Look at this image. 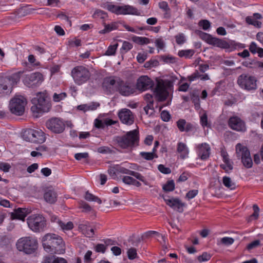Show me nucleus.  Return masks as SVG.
I'll use <instances>...</instances> for the list:
<instances>
[{
    "instance_id": "774afa93",
    "label": "nucleus",
    "mask_w": 263,
    "mask_h": 263,
    "mask_svg": "<svg viewBox=\"0 0 263 263\" xmlns=\"http://www.w3.org/2000/svg\"><path fill=\"white\" fill-rule=\"evenodd\" d=\"M95 249L97 252L104 253H105V250H106V247L103 244H98L96 246Z\"/></svg>"
},
{
    "instance_id": "a878e982",
    "label": "nucleus",
    "mask_w": 263,
    "mask_h": 263,
    "mask_svg": "<svg viewBox=\"0 0 263 263\" xmlns=\"http://www.w3.org/2000/svg\"><path fill=\"white\" fill-rule=\"evenodd\" d=\"M262 16L260 14L255 13L253 14V16H247L246 18V21L249 25H253L257 28H260L261 26V22L259 21L258 20H260Z\"/></svg>"
},
{
    "instance_id": "9d476101",
    "label": "nucleus",
    "mask_w": 263,
    "mask_h": 263,
    "mask_svg": "<svg viewBox=\"0 0 263 263\" xmlns=\"http://www.w3.org/2000/svg\"><path fill=\"white\" fill-rule=\"evenodd\" d=\"M29 228L34 232L43 230L46 225L45 220L42 215L34 214L29 216L27 219Z\"/></svg>"
},
{
    "instance_id": "c85d7f7f",
    "label": "nucleus",
    "mask_w": 263,
    "mask_h": 263,
    "mask_svg": "<svg viewBox=\"0 0 263 263\" xmlns=\"http://www.w3.org/2000/svg\"><path fill=\"white\" fill-rule=\"evenodd\" d=\"M28 214V210L26 209L18 208L14 212L12 213L11 218L13 219H19L24 221L25 218Z\"/></svg>"
},
{
    "instance_id": "9b49d317",
    "label": "nucleus",
    "mask_w": 263,
    "mask_h": 263,
    "mask_svg": "<svg viewBox=\"0 0 263 263\" xmlns=\"http://www.w3.org/2000/svg\"><path fill=\"white\" fill-rule=\"evenodd\" d=\"M139 141L138 132L136 129L128 132L118 140L119 145L123 148L134 146Z\"/></svg>"
},
{
    "instance_id": "f03ea898",
    "label": "nucleus",
    "mask_w": 263,
    "mask_h": 263,
    "mask_svg": "<svg viewBox=\"0 0 263 263\" xmlns=\"http://www.w3.org/2000/svg\"><path fill=\"white\" fill-rule=\"evenodd\" d=\"M31 102L32 104L31 110L34 114L47 112L51 108V104L46 90L36 93Z\"/></svg>"
},
{
    "instance_id": "6e6552de",
    "label": "nucleus",
    "mask_w": 263,
    "mask_h": 263,
    "mask_svg": "<svg viewBox=\"0 0 263 263\" xmlns=\"http://www.w3.org/2000/svg\"><path fill=\"white\" fill-rule=\"evenodd\" d=\"M26 104L27 100L24 96L16 95L10 101L9 109L12 114L21 116L24 113Z\"/></svg>"
},
{
    "instance_id": "de8ad7c7",
    "label": "nucleus",
    "mask_w": 263,
    "mask_h": 263,
    "mask_svg": "<svg viewBox=\"0 0 263 263\" xmlns=\"http://www.w3.org/2000/svg\"><path fill=\"white\" fill-rule=\"evenodd\" d=\"M140 156L147 160H151L153 159L155 156V153L153 152H141Z\"/></svg>"
},
{
    "instance_id": "603ef678",
    "label": "nucleus",
    "mask_w": 263,
    "mask_h": 263,
    "mask_svg": "<svg viewBox=\"0 0 263 263\" xmlns=\"http://www.w3.org/2000/svg\"><path fill=\"white\" fill-rule=\"evenodd\" d=\"M199 26L203 30H207L211 27L210 22L206 20H201L199 22Z\"/></svg>"
},
{
    "instance_id": "20e7f679",
    "label": "nucleus",
    "mask_w": 263,
    "mask_h": 263,
    "mask_svg": "<svg viewBox=\"0 0 263 263\" xmlns=\"http://www.w3.org/2000/svg\"><path fill=\"white\" fill-rule=\"evenodd\" d=\"M104 8L117 15H140L137 8L130 5L118 6L107 2L104 4Z\"/></svg>"
},
{
    "instance_id": "473e14b6",
    "label": "nucleus",
    "mask_w": 263,
    "mask_h": 263,
    "mask_svg": "<svg viewBox=\"0 0 263 263\" xmlns=\"http://www.w3.org/2000/svg\"><path fill=\"white\" fill-rule=\"evenodd\" d=\"M44 198L46 202L53 203L57 200V193L52 190H48L45 192Z\"/></svg>"
},
{
    "instance_id": "338daca9",
    "label": "nucleus",
    "mask_w": 263,
    "mask_h": 263,
    "mask_svg": "<svg viewBox=\"0 0 263 263\" xmlns=\"http://www.w3.org/2000/svg\"><path fill=\"white\" fill-rule=\"evenodd\" d=\"M10 168L11 165L9 163L5 162H0V170L4 172H9Z\"/></svg>"
},
{
    "instance_id": "2f4dec72",
    "label": "nucleus",
    "mask_w": 263,
    "mask_h": 263,
    "mask_svg": "<svg viewBox=\"0 0 263 263\" xmlns=\"http://www.w3.org/2000/svg\"><path fill=\"white\" fill-rule=\"evenodd\" d=\"M177 126L179 130L182 132H189L192 129L193 125L191 123H186L184 119H180L177 122Z\"/></svg>"
},
{
    "instance_id": "e433bc0d",
    "label": "nucleus",
    "mask_w": 263,
    "mask_h": 263,
    "mask_svg": "<svg viewBox=\"0 0 263 263\" xmlns=\"http://www.w3.org/2000/svg\"><path fill=\"white\" fill-rule=\"evenodd\" d=\"M195 53L193 49L181 50H179L178 55L180 57H185L186 58H191Z\"/></svg>"
},
{
    "instance_id": "4d7b16f0",
    "label": "nucleus",
    "mask_w": 263,
    "mask_h": 263,
    "mask_svg": "<svg viewBox=\"0 0 263 263\" xmlns=\"http://www.w3.org/2000/svg\"><path fill=\"white\" fill-rule=\"evenodd\" d=\"M155 45L158 49H163L165 46L164 40L162 38H158L155 40Z\"/></svg>"
},
{
    "instance_id": "a211bd4d",
    "label": "nucleus",
    "mask_w": 263,
    "mask_h": 263,
    "mask_svg": "<svg viewBox=\"0 0 263 263\" xmlns=\"http://www.w3.org/2000/svg\"><path fill=\"white\" fill-rule=\"evenodd\" d=\"M163 199L166 204L173 210L179 212H183V207L184 206V203L179 198L163 196Z\"/></svg>"
},
{
    "instance_id": "f8f14e48",
    "label": "nucleus",
    "mask_w": 263,
    "mask_h": 263,
    "mask_svg": "<svg viewBox=\"0 0 263 263\" xmlns=\"http://www.w3.org/2000/svg\"><path fill=\"white\" fill-rule=\"evenodd\" d=\"M236 153L237 157L240 158L243 165L247 168H251L253 164L250 153L248 148L241 144H237L236 146Z\"/></svg>"
},
{
    "instance_id": "39448f33",
    "label": "nucleus",
    "mask_w": 263,
    "mask_h": 263,
    "mask_svg": "<svg viewBox=\"0 0 263 263\" xmlns=\"http://www.w3.org/2000/svg\"><path fill=\"white\" fill-rule=\"evenodd\" d=\"M173 83L166 80H160L157 82L154 94L158 101L166 99L173 89Z\"/></svg>"
},
{
    "instance_id": "4be33fe9",
    "label": "nucleus",
    "mask_w": 263,
    "mask_h": 263,
    "mask_svg": "<svg viewBox=\"0 0 263 263\" xmlns=\"http://www.w3.org/2000/svg\"><path fill=\"white\" fill-rule=\"evenodd\" d=\"M118 116L121 122L124 124L131 125L134 122V115L128 109H122L119 112Z\"/></svg>"
},
{
    "instance_id": "79ce46f5",
    "label": "nucleus",
    "mask_w": 263,
    "mask_h": 263,
    "mask_svg": "<svg viewBox=\"0 0 263 263\" xmlns=\"http://www.w3.org/2000/svg\"><path fill=\"white\" fill-rule=\"evenodd\" d=\"M23 71H18L12 74L8 79L9 81L11 80L13 84H17V83L20 81V77Z\"/></svg>"
},
{
    "instance_id": "aec40b11",
    "label": "nucleus",
    "mask_w": 263,
    "mask_h": 263,
    "mask_svg": "<svg viewBox=\"0 0 263 263\" xmlns=\"http://www.w3.org/2000/svg\"><path fill=\"white\" fill-rule=\"evenodd\" d=\"M118 79L113 77H107L103 80V87L107 93H114L117 90L118 85Z\"/></svg>"
},
{
    "instance_id": "4c0bfd02",
    "label": "nucleus",
    "mask_w": 263,
    "mask_h": 263,
    "mask_svg": "<svg viewBox=\"0 0 263 263\" xmlns=\"http://www.w3.org/2000/svg\"><path fill=\"white\" fill-rule=\"evenodd\" d=\"M85 199L89 201H95L99 204L102 203L101 200L97 196H95L93 194L89 193L88 192H86L85 195Z\"/></svg>"
},
{
    "instance_id": "f257e3e1",
    "label": "nucleus",
    "mask_w": 263,
    "mask_h": 263,
    "mask_svg": "<svg viewBox=\"0 0 263 263\" xmlns=\"http://www.w3.org/2000/svg\"><path fill=\"white\" fill-rule=\"evenodd\" d=\"M44 250L51 254H63L65 252V244L61 237L55 234H47L42 238Z\"/></svg>"
},
{
    "instance_id": "864d4df0",
    "label": "nucleus",
    "mask_w": 263,
    "mask_h": 263,
    "mask_svg": "<svg viewBox=\"0 0 263 263\" xmlns=\"http://www.w3.org/2000/svg\"><path fill=\"white\" fill-rule=\"evenodd\" d=\"M158 169L159 172L163 174H169L171 173L170 168L166 167L163 164H159L158 166Z\"/></svg>"
},
{
    "instance_id": "0eeeda50",
    "label": "nucleus",
    "mask_w": 263,
    "mask_h": 263,
    "mask_svg": "<svg viewBox=\"0 0 263 263\" xmlns=\"http://www.w3.org/2000/svg\"><path fill=\"white\" fill-rule=\"evenodd\" d=\"M71 74L74 82L79 85L86 83L90 77L88 69L83 66H78L73 68Z\"/></svg>"
},
{
    "instance_id": "cd10ccee",
    "label": "nucleus",
    "mask_w": 263,
    "mask_h": 263,
    "mask_svg": "<svg viewBox=\"0 0 263 263\" xmlns=\"http://www.w3.org/2000/svg\"><path fill=\"white\" fill-rule=\"evenodd\" d=\"M79 229L81 231L82 233L87 237H92L94 235V230L90 226L89 222L88 221L80 224L79 226Z\"/></svg>"
},
{
    "instance_id": "09e8293b",
    "label": "nucleus",
    "mask_w": 263,
    "mask_h": 263,
    "mask_svg": "<svg viewBox=\"0 0 263 263\" xmlns=\"http://www.w3.org/2000/svg\"><path fill=\"white\" fill-rule=\"evenodd\" d=\"M127 256L129 259H134L137 257V253L135 248H131L127 250Z\"/></svg>"
},
{
    "instance_id": "8fccbe9b",
    "label": "nucleus",
    "mask_w": 263,
    "mask_h": 263,
    "mask_svg": "<svg viewBox=\"0 0 263 263\" xmlns=\"http://www.w3.org/2000/svg\"><path fill=\"white\" fill-rule=\"evenodd\" d=\"M220 167L227 172L233 169L232 163L231 161L223 162V164L220 165Z\"/></svg>"
},
{
    "instance_id": "ea45409f",
    "label": "nucleus",
    "mask_w": 263,
    "mask_h": 263,
    "mask_svg": "<svg viewBox=\"0 0 263 263\" xmlns=\"http://www.w3.org/2000/svg\"><path fill=\"white\" fill-rule=\"evenodd\" d=\"M163 190L166 192L173 191L175 189V183L173 180L168 181L162 186Z\"/></svg>"
},
{
    "instance_id": "b1692460",
    "label": "nucleus",
    "mask_w": 263,
    "mask_h": 263,
    "mask_svg": "<svg viewBox=\"0 0 263 263\" xmlns=\"http://www.w3.org/2000/svg\"><path fill=\"white\" fill-rule=\"evenodd\" d=\"M117 123L116 121L103 116L101 119H96L94 121V125L97 128H104L105 126H110Z\"/></svg>"
},
{
    "instance_id": "37998d69",
    "label": "nucleus",
    "mask_w": 263,
    "mask_h": 263,
    "mask_svg": "<svg viewBox=\"0 0 263 263\" xmlns=\"http://www.w3.org/2000/svg\"><path fill=\"white\" fill-rule=\"evenodd\" d=\"M67 96L65 92H61L60 93H54L53 96V100L55 102H59L64 100Z\"/></svg>"
},
{
    "instance_id": "052dcab7",
    "label": "nucleus",
    "mask_w": 263,
    "mask_h": 263,
    "mask_svg": "<svg viewBox=\"0 0 263 263\" xmlns=\"http://www.w3.org/2000/svg\"><path fill=\"white\" fill-rule=\"evenodd\" d=\"M147 53L145 52L139 53L137 56V60L139 63H143L147 59Z\"/></svg>"
},
{
    "instance_id": "3c124183",
    "label": "nucleus",
    "mask_w": 263,
    "mask_h": 263,
    "mask_svg": "<svg viewBox=\"0 0 263 263\" xmlns=\"http://www.w3.org/2000/svg\"><path fill=\"white\" fill-rule=\"evenodd\" d=\"M220 242L226 246H230L234 243V240L232 237H224L221 239Z\"/></svg>"
},
{
    "instance_id": "49530a36",
    "label": "nucleus",
    "mask_w": 263,
    "mask_h": 263,
    "mask_svg": "<svg viewBox=\"0 0 263 263\" xmlns=\"http://www.w3.org/2000/svg\"><path fill=\"white\" fill-rule=\"evenodd\" d=\"M133 48L132 43L127 41H124L121 48L122 52L126 53Z\"/></svg>"
},
{
    "instance_id": "7c9ffc66",
    "label": "nucleus",
    "mask_w": 263,
    "mask_h": 263,
    "mask_svg": "<svg viewBox=\"0 0 263 263\" xmlns=\"http://www.w3.org/2000/svg\"><path fill=\"white\" fill-rule=\"evenodd\" d=\"M54 221L57 222L62 231L66 233L67 231L71 230L73 228V224L71 221L67 222H63L58 218L55 217Z\"/></svg>"
},
{
    "instance_id": "13d9d810",
    "label": "nucleus",
    "mask_w": 263,
    "mask_h": 263,
    "mask_svg": "<svg viewBox=\"0 0 263 263\" xmlns=\"http://www.w3.org/2000/svg\"><path fill=\"white\" fill-rule=\"evenodd\" d=\"M29 63L33 66H38L40 65V63L36 61L34 56L30 54L28 57Z\"/></svg>"
},
{
    "instance_id": "a18cd8bd",
    "label": "nucleus",
    "mask_w": 263,
    "mask_h": 263,
    "mask_svg": "<svg viewBox=\"0 0 263 263\" xmlns=\"http://www.w3.org/2000/svg\"><path fill=\"white\" fill-rule=\"evenodd\" d=\"M144 110L146 115L152 116L154 113L153 103H147V105L144 107Z\"/></svg>"
},
{
    "instance_id": "c756f323",
    "label": "nucleus",
    "mask_w": 263,
    "mask_h": 263,
    "mask_svg": "<svg viewBox=\"0 0 263 263\" xmlns=\"http://www.w3.org/2000/svg\"><path fill=\"white\" fill-rule=\"evenodd\" d=\"M9 80L8 78H0V94H8L11 92L8 83Z\"/></svg>"
},
{
    "instance_id": "72a5a7b5",
    "label": "nucleus",
    "mask_w": 263,
    "mask_h": 263,
    "mask_svg": "<svg viewBox=\"0 0 263 263\" xmlns=\"http://www.w3.org/2000/svg\"><path fill=\"white\" fill-rule=\"evenodd\" d=\"M43 263H67L66 260L61 257L54 256H46L44 258Z\"/></svg>"
},
{
    "instance_id": "c9c22d12",
    "label": "nucleus",
    "mask_w": 263,
    "mask_h": 263,
    "mask_svg": "<svg viewBox=\"0 0 263 263\" xmlns=\"http://www.w3.org/2000/svg\"><path fill=\"white\" fill-rule=\"evenodd\" d=\"M133 42L139 45H146L150 43V40L146 37L135 36L132 37Z\"/></svg>"
},
{
    "instance_id": "6ab92c4d",
    "label": "nucleus",
    "mask_w": 263,
    "mask_h": 263,
    "mask_svg": "<svg viewBox=\"0 0 263 263\" xmlns=\"http://www.w3.org/2000/svg\"><path fill=\"white\" fill-rule=\"evenodd\" d=\"M229 125L231 128L238 132H245L246 129L245 122L239 117L233 116L229 120Z\"/></svg>"
},
{
    "instance_id": "423d86ee",
    "label": "nucleus",
    "mask_w": 263,
    "mask_h": 263,
    "mask_svg": "<svg viewBox=\"0 0 263 263\" xmlns=\"http://www.w3.org/2000/svg\"><path fill=\"white\" fill-rule=\"evenodd\" d=\"M22 137L26 141L43 143L46 140L44 133L41 129H26L23 133Z\"/></svg>"
},
{
    "instance_id": "6e6d98bb",
    "label": "nucleus",
    "mask_w": 263,
    "mask_h": 263,
    "mask_svg": "<svg viewBox=\"0 0 263 263\" xmlns=\"http://www.w3.org/2000/svg\"><path fill=\"white\" fill-rule=\"evenodd\" d=\"M176 42L179 45H182L185 42L186 39L183 33H180L175 36Z\"/></svg>"
},
{
    "instance_id": "f704fd0d",
    "label": "nucleus",
    "mask_w": 263,
    "mask_h": 263,
    "mask_svg": "<svg viewBox=\"0 0 263 263\" xmlns=\"http://www.w3.org/2000/svg\"><path fill=\"white\" fill-rule=\"evenodd\" d=\"M222 183L226 187L231 190H234L236 189V184L229 177L224 176L222 178Z\"/></svg>"
},
{
    "instance_id": "69168bd1",
    "label": "nucleus",
    "mask_w": 263,
    "mask_h": 263,
    "mask_svg": "<svg viewBox=\"0 0 263 263\" xmlns=\"http://www.w3.org/2000/svg\"><path fill=\"white\" fill-rule=\"evenodd\" d=\"M161 118L164 122H167L171 118L169 112L167 111L163 110L161 112Z\"/></svg>"
},
{
    "instance_id": "dca6fc26",
    "label": "nucleus",
    "mask_w": 263,
    "mask_h": 263,
    "mask_svg": "<svg viewBox=\"0 0 263 263\" xmlns=\"http://www.w3.org/2000/svg\"><path fill=\"white\" fill-rule=\"evenodd\" d=\"M117 91H118L121 95L129 96L135 92L134 86L130 83L125 82L121 79H118V85Z\"/></svg>"
},
{
    "instance_id": "1a4fd4ad",
    "label": "nucleus",
    "mask_w": 263,
    "mask_h": 263,
    "mask_svg": "<svg viewBox=\"0 0 263 263\" xmlns=\"http://www.w3.org/2000/svg\"><path fill=\"white\" fill-rule=\"evenodd\" d=\"M44 80L43 75L39 72L26 74L23 77V82L25 85L30 88L39 87Z\"/></svg>"
},
{
    "instance_id": "2eb2a0df",
    "label": "nucleus",
    "mask_w": 263,
    "mask_h": 263,
    "mask_svg": "<svg viewBox=\"0 0 263 263\" xmlns=\"http://www.w3.org/2000/svg\"><path fill=\"white\" fill-rule=\"evenodd\" d=\"M203 39L209 44L222 49H229L231 45L228 42L219 38L213 37L211 35L204 33Z\"/></svg>"
},
{
    "instance_id": "ddd939ff",
    "label": "nucleus",
    "mask_w": 263,
    "mask_h": 263,
    "mask_svg": "<svg viewBox=\"0 0 263 263\" xmlns=\"http://www.w3.org/2000/svg\"><path fill=\"white\" fill-rule=\"evenodd\" d=\"M257 80L254 76L242 74L239 76L237 83L242 89L247 90H255L257 88Z\"/></svg>"
},
{
    "instance_id": "e2e57ef3",
    "label": "nucleus",
    "mask_w": 263,
    "mask_h": 263,
    "mask_svg": "<svg viewBox=\"0 0 263 263\" xmlns=\"http://www.w3.org/2000/svg\"><path fill=\"white\" fill-rule=\"evenodd\" d=\"M105 26L107 28L108 32L116 30L118 28V24L116 22H112L109 24H105Z\"/></svg>"
},
{
    "instance_id": "4468645a",
    "label": "nucleus",
    "mask_w": 263,
    "mask_h": 263,
    "mask_svg": "<svg viewBox=\"0 0 263 263\" xmlns=\"http://www.w3.org/2000/svg\"><path fill=\"white\" fill-rule=\"evenodd\" d=\"M46 127L54 133L60 134L65 129V124L63 119L59 118H52L46 123Z\"/></svg>"
},
{
    "instance_id": "c03bdc74",
    "label": "nucleus",
    "mask_w": 263,
    "mask_h": 263,
    "mask_svg": "<svg viewBox=\"0 0 263 263\" xmlns=\"http://www.w3.org/2000/svg\"><path fill=\"white\" fill-rule=\"evenodd\" d=\"M107 16V13L101 10H97L93 14V17L96 18L104 19Z\"/></svg>"
},
{
    "instance_id": "393cba45",
    "label": "nucleus",
    "mask_w": 263,
    "mask_h": 263,
    "mask_svg": "<svg viewBox=\"0 0 263 263\" xmlns=\"http://www.w3.org/2000/svg\"><path fill=\"white\" fill-rule=\"evenodd\" d=\"M176 151L179 154V157L181 159L189 158L190 150L185 143L182 142H178L177 145Z\"/></svg>"
},
{
    "instance_id": "a19ab883",
    "label": "nucleus",
    "mask_w": 263,
    "mask_h": 263,
    "mask_svg": "<svg viewBox=\"0 0 263 263\" xmlns=\"http://www.w3.org/2000/svg\"><path fill=\"white\" fill-rule=\"evenodd\" d=\"M118 47L117 43L109 46L105 52V55L110 56L115 55Z\"/></svg>"
},
{
    "instance_id": "58836bf2",
    "label": "nucleus",
    "mask_w": 263,
    "mask_h": 263,
    "mask_svg": "<svg viewBox=\"0 0 263 263\" xmlns=\"http://www.w3.org/2000/svg\"><path fill=\"white\" fill-rule=\"evenodd\" d=\"M108 173L111 178L114 179L118 178L119 174L118 165L110 166L108 170Z\"/></svg>"
},
{
    "instance_id": "5fc2aeb1",
    "label": "nucleus",
    "mask_w": 263,
    "mask_h": 263,
    "mask_svg": "<svg viewBox=\"0 0 263 263\" xmlns=\"http://www.w3.org/2000/svg\"><path fill=\"white\" fill-rule=\"evenodd\" d=\"M260 245V241L259 240H255L250 243H249L247 246V249L248 250H251L254 248H256Z\"/></svg>"
},
{
    "instance_id": "412c9836",
    "label": "nucleus",
    "mask_w": 263,
    "mask_h": 263,
    "mask_svg": "<svg viewBox=\"0 0 263 263\" xmlns=\"http://www.w3.org/2000/svg\"><path fill=\"white\" fill-rule=\"evenodd\" d=\"M153 81L147 76H141L137 80V88L141 91H145L153 87Z\"/></svg>"
},
{
    "instance_id": "5701e85b",
    "label": "nucleus",
    "mask_w": 263,
    "mask_h": 263,
    "mask_svg": "<svg viewBox=\"0 0 263 263\" xmlns=\"http://www.w3.org/2000/svg\"><path fill=\"white\" fill-rule=\"evenodd\" d=\"M118 172L119 173H122V174H125L129 175L131 176H133L135 177L137 179L139 180L140 181L143 182V183L147 185H148V182L145 179V178L142 176L141 174H140L138 172H136L133 171H131L129 169L126 168L124 167H122L120 165H118Z\"/></svg>"
},
{
    "instance_id": "680f3d73",
    "label": "nucleus",
    "mask_w": 263,
    "mask_h": 263,
    "mask_svg": "<svg viewBox=\"0 0 263 263\" xmlns=\"http://www.w3.org/2000/svg\"><path fill=\"white\" fill-rule=\"evenodd\" d=\"M198 193L197 190H192L189 191L186 194V198L190 200L194 198Z\"/></svg>"
},
{
    "instance_id": "f3484780",
    "label": "nucleus",
    "mask_w": 263,
    "mask_h": 263,
    "mask_svg": "<svg viewBox=\"0 0 263 263\" xmlns=\"http://www.w3.org/2000/svg\"><path fill=\"white\" fill-rule=\"evenodd\" d=\"M195 149L198 157L201 160H204L209 157L211 148L208 143H203L195 144Z\"/></svg>"
},
{
    "instance_id": "bf43d9fd",
    "label": "nucleus",
    "mask_w": 263,
    "mask_h": 263,
    "mask_svg": "<svg viewBox=\"0 0 263 263\" xmlns=\"http://www.w3.org/2000/svg\"><path fill=\"white\" fill-rule=\"evenodd\" d=\"M253 210H254V212L250 216V219H257L258 217V216H259V209L258 208V206L256 205V204H254L253 206Z\"/></svg>"
},
{
    "instance_id": "0e129e2a",
    "label": "nucleus",
    "mask_w": 263,
    "mask_h": 263,
    "mask_svg": "<svg viewBox=\"0 0 263 263\" xmlns=\"http://www.w3.org/2000/svg\"><path fill=\"white\" fill-rule=\"evenodd\" d=\"M211 257V256L209 254L204 253L201 255L198 256V259L200 262L206 261L209 260Z\"/></svg>"
},
{
    "instance_id": "bb28decb",
    "label": "nucleus",
    "mask_w": 263,
    "mask_h": 263,
    "mask_svg": "<svg viewBox=\"0 0 263 263\" xmlns=\"http://www.w3.org/2000/svg\"><path fill=\"white\" fill-rule=\"evenodd\" d=\"M198 114L200 119V124L202 128H204L205 127H210L211 126V123L210 121L208 120L206 111L203 109H201L198 111Z\"/></svg>"
},
{
    "instance_id": "7ed1b4c3",
    "label": "nucleus",
    "mask_w": 263,
    "mask_h": 263,
    "mask_svg": "<svg viewBox=\"0 0 263 263\" xmlns=\"http://www.w3.org/2000/svg\"><path fill=\"white\" fill-rule=\"evenodd\" d=\"M17 249L26 254L34 253L37 249V239L32 236H25L18 239L16 243Z\"/></svg>"
}]
</instances>
